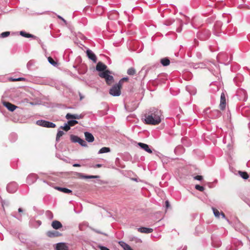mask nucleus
Masks as SVG:
<instances>
[{
	"label": "nucleus",
	"instance_id": "44",
	"mask_svg": "<svg viewBox=\"0 0 250 250\" xmlns=\"http://www.w3.org/2000/svg\"><path fill=\"white\" fill-rule=\"evenodd\" d=\"M181 149H183V147L180 146H178L175 148L174 152L175 153H177L178 151Z\"/></svg>",
	"mask_w": 250,
	"mask_h": 250
},
{
	"label": "nucleus",
	"instance_id": "19",
	"mask_svg": "<svg viewBox=\"0 0 250 250\" xmlns=\"http://www.w3.org/2000/svg\"><path fill=\"white\" fill-rule=\"evenodd\" d=\"M221 112L217 109L212 110L211 113V116L214 118H219L221 117Z\"/></svg>",
	"mask_w": 250,
	"mask_h": 250
},
{
	"label": "nucleus",
	"instance_id": "52",
	"mask_svg": "<svg viewBox=\"0 0 250 250\" xmlns=\"http://www.w3.org/2000/svg\"><path fill=\"white\" fill-rule=\"evenodd\" d=\"M165 204L167 208H168L169 207V203L168 201H166L165 202Z\"/></svg>",
	"mask_w": 250,
	"mask_h": 250
},
{
	"label": "nucleus",
	"instance_id": "35",
	"mask_svg": "<svg viewBox=\"0 0 250 250\" xmlns=\"http://www.w3.org/2000/svg\"><path fill=\"white\" fill-rule=\"evenodd\" d=\"M187 90L191 94H195L196 92L195 91V89L193 87L191 86H187L186 87Z\"/></svg>",
	"mask_w": 250,
	"mask_h": 250
},
{
	"label": "nucleus",
	"instance_id": "28",
	"mask_svg": "<svg viewBox=\"0 0 250 250\" xmlns=\"http://www.w3.org/2000/svg\"><path fill=\"white\" fill-rule=\"evenodd\" d=\"M105 80L106 83L108 85L111 84L112 83H113V81H114L113 77L112 76L110 75H109L106 78V79H105Z\"/></svg>",
	"mask_w": 250,
	"mask_h": 250
},
{
	"label": "nucleus",
	"instance_id": "13",
	"mask_svg": "<svg viewBox=\"0 0 250 250\" xmlns=\"http://www.w3.org/2000/svg\"><path fill=\"white\" fill-rule=\"evenodd\" d=\"M138 145L142 149L146 151L149 153H152V151L149 148V146L146 144H144L143 143H138Z\"/></svg>",
	"mask_w": 250,
	"mask_h": 250
},
{
	"label": "nucleus",
	"instance_id": "8",
	"mask_svg": "<svg viewBox=\"0 0 250 250\" xmlns=\"http://www.w3.org/2000/svg\"><path fill=\"white\" fill-rule=\"evenodd\" d=\"M86 55L87 57L90 59L91 60L94 62H97V57L95 55V54L89 49H88L86 50Z\"/></svg>",
	"mask_w": 250,
	"mask_h": 250
},
{
	"label": "nucleus",
	"instance_id": "39",
	"mask_svg": "<svg viewBox=\"0 0 250 250\" xmlns=\"http://www.w3.org/2000/svg\"><path fill=\"white\" fill-rule=\"evenodd\" d=\"M220 108L221 110H223L226 107V102L220 101Z\"/></svg>",
	"mask_w": 250,
	"mask_h": 250
},
{
	"label": "nucleus",
	"instance_id": "63",
	"mask_svg": "<svg viewBox=\"0 0 250 250\" xmlns=\"http://www.w3.org/2000/svg\"><path fill=\"white\" fill-rule=\"evenodd\" d=\"M183 250H186V248L185 247V248H184Z\"/></svg>",
	"mask_w": 250,
	"mask_h": 250
},
{
	"label": "nucleus",
	"instance_id": "18",
	"mask_svg": "<svg viewBox=\"0 0 250 250\" xmlns=\"http://www.w3.org/2000/svg\"><path fill=\"white\" fill-rule=\"evenodd\" d=\"M138 231L141 233H149L153 232V229L151 228H147L146 227H140L138 228Z\"/></svg>",
	"mask_w": 250,
	"mask_h": 250
},
{
	"label": "nucleus",
	"instance_id": "25",
	"mask_svg": "<svg viewBox=\"0 0 250 250\" xmlns=\"http://www.w3.org/2000/svg\"><path fill=\"white\" fill-rule=\"evenodd\" d=\"M56 189L59 191L66 193H69L72 192V190L65 188L57 187Z\"/></svg>",
	"mask_w": 250,
	"mask_h": 250
},
{
	"label": "nucleus",
	"instance_id": "45",
	"mask_svg": "<svg viewBox=\"0 0 250 250\" xmlns=\"http://www.w3.org/2000/svg\"><path fill=\"white\" fill-rule=\"evenodd\" d=\"M194 179L198 181H201L203 180V177L201 175H197L194 177Z\"/></svg>",
	"mask_w": 250,
	"mask_h": 250
},
{
	"label": "nucleus",
	"instance_id": "38",
	"mask_svg": "<svg viewBox=\"0 0 250 250\" xmlns=\"http://www.w3.org/2000/svg\"><path fill=\"white\" fill-rule=\"evenodd\" d=\"M230 139V140H231V136L230 133L229 134V136L226 135V136H224L223 139V142H224V143H227L228 142V139Z\"/></svg>",
	"mask_w": 250,
	"mask_h": 250
},
{
	"label": "nucleus",
	"instance_id": "14",
	"mask_svg": "<svg viewBox=\"0 0 250 250\" xmlns=\"http://www.w3.org/2000/svg\"><path fill=\"white\" fill-rule=\"evenodd\" d=\"M107 68V66L102 63V62H99L96 65V70L98 71H104L106 70V69Z\"/></svg>",
	"mask_w": 250,
	"mask_h": 250
},
{
	"label": "nucleus",
	"instance_id": "5",
	"mask_svg": "<svg viewBox=\"0 0 250 250\" xmlns=\"http://www.w3.org/2000/svg\"><path fill=\"white\" fill-rule=\"evenodd\" d=\"M18 188V186L16 182H13L9 183L6 187L7 191L10 193H13L15 192Z\"/></svg>",
	"mask_w": 250,
	"mask_h": 250
},
{
	"label": "nucleus",
	"instance_id": "64",
	"mask_svg": "<svg viewBox=\"0 0 250 250\" xmlns=\"http://www.w3.org/2000/svg\"><path fill=\"white\" fill-rule=\"evenodd\" d=\"M201 67H203V64H201Z\"/></svg>",
	"mask_w": 250,
	"mask_h": 250
},
{
	"label": "nucleus",
	"instance_id": "50",
	"mask_svg": "<svg viewBox=\"0 0 250 250\" xmlns=\"http://www.w3.org/2000/svg\"><path fill=\"white\" fill-rule=\"evenodd\" d=\"M88 2L92 4H96L97 0H87Z\"/></svg>",
	"mask_w": 250,
	"mask_h": 250
},
{
	"label": "nucleus",
	"instance_id": "51",
	"mask_svg": "<svg viewBox=\"0 0 250 250\" xmlns=\"http://www.w3.org/2000/svg\"><path fill=\"white\" fill-rule=\"evenodd\" d=\"M17 81H25L26 79L23 77H19L18 78H17Z\"/></svg>",
	"mask_w": 250,
	"mask_h": 250
},
{
	"label": "nucleus",
	"instance_id": "53",
	"mask_svg": "<svg viewBox=\"0 0 250 250\" xmlns=\"http://www.w3.org/2000/svg\"><path fill=\"white\" fill-rule=\"evenodd\" d=\"M9 80L11 81H12V82H16V81H17V78H10L9 79Z\"/></svg>",
	"mask_w": 250,
	"mask_h": 250
},
{
	"label": "nucleus",
	"instance_id": "59",
	"mask_svg": "<svg viewBox=\"0 0 250 250\" xmlns=\"http://www.w3.org/2000/svg\"><path fill=\"white\" fill-rule=\"evenodd\" d=\"M37 222L38 223L39 225H41L42 224L41 221L40 220L37 221Z\"/></svg>",
	"mask_w": 250,
	"mask_h": 250
},
{
	"label": "nucleus",
	"instance_id": "10",
	"mask_svg": "<svg viewBox=\"0 0 250 250\" xmlns=\"http://www.w3.org/2000/svg\"><path fill=\"white\" fill-rule=\"evenodd\" d=\"M84 115L83 114H71L70 113H67L65 116V118L68 120L70 119H74L76 120L82 119Z\"/></svg>",
	"mask_w": 250,
	"mask_h": 250
},
{
	"label": "nucleus",
	"instance_id": "56",
	"mask_svg": "<svg viewBox=\"0 0 250 250\" xmlns=\"http://www.w3.org/2000/svg\"><path fill=\"white\" fill-rule=\"evenodd\" d=\"M73 166L75 167H80L81 165L79 164H74L73 165Z\"/></svg>",
	"mask_w": 250,
	"mask_h": 250
},
{
	"label": "nucleus",
	"instance_id": "27",
	"mask_svg": "<svg viewBox=\"0 0 250 250\" xmlns=\"http://www.w3.org/2000/svg\"><path fill=\"white\" fill-rule=\"evenodd\" d=\"M119 245L124 249V250H127L130 246L125 242L121 241L119 242Z\"/></svg>",
	"mask_w": 250,
	"mask_h": 250
},
{
	"label": "nucleus",
	"instance_id": "40",
	"mask_svg": "<svg viewBox=\"0 0 250 250\" xmlns=\"http://www.w3.org/2000/svg\"><path fill=\"white\" fill-rule=\"evenodd\" d=\"M195 188L196 189H197L198 190H199L200 191H203L205 189V188H204V187L198 185H196L195 186Z\"/></svg>",
	"mask_w": 250,
	"mask_h": 250
},
{
	"label": "nucleus",
	"instance_id": "1",
	"mask_svg": "<svg viewBox=\"0 0 250 250\" xmlns=\"http://www.w3.org/2000/svg\"><path fill=\"white\" fill-rule=\"evenodd\" d=\"M162 112L155 108H150L145 115V122L151 125H158L161 122Z\"/></svg>",
	"mask_w": 250,
	"mask_h": 250
},
{
	"label": "nucleus",
	"instance_id": "17",
	"mask_svg": "<svg viewBox=\"0 0 250 250\" xmlns=\"http://www.w3.org/2000/svg\"><path fill=\"white\" fill-rule=\"evenodd\" d=\"M204 35L206 36L205 37H201V35H202V33L199 32L197 33V37L201 40H206L208 39L209 37L210 36V33L208 31H205L204 33H203Z\"/></svg>",
	"mask_w": 250,
	"mask_h": 250
},
{
	"label": "nucleus",
	"instance_id": "23",
	"mask_svg": "<svg viewBox=\"0 0 250 250\" xmlns=\"http://www.w3.org/2000/svg\"><path fill=\"white\" fill-rule=\"evenodd\" d=\"M160 62L164 66H167L169 64L170 61L167 58H164L161 59Z\"/></svg>",
	"mask_w": 250,
	"mask_h": 250
},
{
	"label": "nucleus",
	"instance_id": "34",
	"mask_svg": "<svg viewBox=\"0 0 250 250\" xmlns=\"http://www.w3.org/2000/svg\"><path fill=\"white\" fill-rule=\"evenodd\" d=\"M60 128L62 129L65 131H68L70 129V127L67 123H65L63 126H61Z\"/></svg>",
	"mask_w": 250,
	"mask_h": 250
},
{
	"label": "nucleus",
	"instance_id": "30",
	"mask_svg": "<svg viewBox=\"0 0 250 250\" xmlns=\"http://www.w3.org/2000/svg\"><path fill=\"white\" fill-rule=\"evenodd\" d=\"M63 134H64L63 131H62V130H59L58 131V132H57V134L56 135V141L57 142H59L60 140V137H62Z\"/></svg>",
	"mask_w": 250,
	"mask_h": 250
},
{
	"label": "nucleus",
	"instance_id": "15",
	"mask_svg": "<svg viewBox=\"0 0 250 250\" xmlns=\"http://www.w3.org/2000/svg\"><path fill=\"white\" fill-rule=\"evenodd\" d=\"M84 136L85 140L89 143H92L94 141V137L93 135L90 132H84Z\"/></svg>",
	"mask_w": 250,
	"mask_h": 250
},
{
	"label": "nucleus",
	"instance_id": "26",
	"mask_svg": "<svg viewBox=\"0 0 250 250\" xmlns=\"http://www.w3.org/2000/svg\"><path fill=\"white\" fill-rule=\"evenodd\" d=\"M110 151V149L109 147H103L100 149L98 152L99 154H102L104 153H107Z\"/></svg>",
	"mask_w": 250,
	"mask_h": 250
},
{
	"label": "nucleus",
	"instance_id": "43",
	"mask_svg": "<svg viewBox=\"0 0 250 250\" xmlns=\"http://www.w3.org/2000/svg\"><path fill=\"white\" fill-rule=\"evenodd\" d=\"M33 64V63L32 62V61H29L27 63V67L28 69H30L31 68V67L32 66V65Z\"/></svg>",
	"mask_w": 250,
	"mask_h": 250
},
{
	"label": "nucleus",
	"instance_id": "3",
	"mask_svg": "<svg viewBox=\"0 0 250 250\" xmlns=\"http://www.w3.org/2000/svg\"><path fill=\"white\" fill-rule=\"evenodd\" d=\"M36 124L38 125L45 127L54 128L56 126L54 123L43 120H38Z\"/></svg>",
	"mask_w": 250,
	"mask_h": 250
},
{
	"label": "nucleus",
	"instance_id": "24",
	"mask_svg": "<svg viewBox=\"0 0 250 250\" xmlns=\"http://www.w3.org/2000/svg\"><path fill=\"white\" fill-rule=\"evenodd\" d=\"M20 35L21 36L25 37V38H36V37L34 36V35H33L32 34H29V33H27L23 31H20Z\"/></svg>",
	"mask_w": 250,
	"mask_h": 250
},
{
	"label": "nucleus",
	"instance_id": "41",
	"mask_svg": "<svg viewBox=\"0 0 250 250\" xmlns=\"http://www.w3.org/2000/svg\"><path fill=\"white\" fill-rule=\"evenodd\" d=\"M91 229L94 231V232L97 233H99V234H103L105 236H107V234L105 233H104L99 230H97L96 229H93V228H91Z\"/></svg>",
	"mask_w": 250,
	"mask_h": 250
},
{
	"label": "nucleus",
	"instance_id": "36",
	"mask_svg": "<svg viewBox=\"0 0 250 250\" xmlns=\"http://www.w3.org/2000/svg\"><path fill=\"white\" fill-rule=\"evenodd\" d=\"M212 210H213V212L214 216L217 218H219L220 217L221 213H220L218 210L214 208H212Z\"/></svg>",
	"mask_w": 250,
	"mask_h": 250
},
{
	"label": "nucleus",
	"instance_id": "47",
	"mask_svg": "<svg viewBox=\"0 0 250 250\" xmlns=\"http://www.w3.org/2000/svg\"><path fill=\"white\" fill-rule=\"evenodd\" d=\"M220 101L226 102L225 96L223 93L221 94V98H220Z\"/></svg>",
	"mask_w": 250,
	"mask_h": 250
},
{
	"label": "nucleus",
	"instance_id": "4",
	"mask_svg": "<svg viewBox=\"0 0 250 250\" xmlns=\"http://www.w3.org/2000/svg\"><path fill=\"white\" fill-rule=\"evenodd\" d=\"M70 140L73 143H78L81 146L86 147L87 146V145L86 142L83 139L80 138L77 136L71 135H70Z\"/></svg>",
	"mask_w": 250,
	"mask_h": 250
},
{
	"label": "nucleus",
	"instance_id": "57",
	"mask_svg": "<svg viewBox=\"0 0 250 250\" xmlns=\"http://www.w3.org/2000/svg\"><path fill=\"white\" fill-rule=\"evenodd\" d=\"M101 164H96L95 166V167H102Z\"/></svg>",
	"mask_w": 250,
	"mask_h": 250
},
{
	"label": "nucleus",
	"instance_id": "2",
	"mask_svg": "<svg viewBox=\"0 0 250 250\" xmlns=\"http://www.w3.org/2000/svg\"><path fill=\"white\" fill-rule=\"evenodd\" d=\"M122 83L121 81L116 84L113 85L109 90V94L113 96H119L121 95V88Z\"/></svg>",
	"mask_w": 250,
	"mask_h": 250
},
{
	"label": "nucleus",
	"instance_id": "61",
	"mask_svg": "<svg viewBox=\"0 0 250 250\" xmlns=\"http://www.w3.org/2000/svg\"><path fill=\"white\" fill-rule=\"evenodd\" d=\"M14 216L15 217H16V218H17L18 219H19V220H21V217H16V216Z\"/></svg>",
	"mask_w": 250,
	"mask_h": 250
},
{
	"label": "nucleus",
	"instance_id": "46",
	"mask_svg": "<svg viewBox=\"0 0 250 250\" xmlns=\"http://www.w3.org/2000/svg\"><path fill=\"white\" fill-rule=\"evenodd\" d=\"M98 248L100 250H110L108 248H107L106 247L103 246H98Z\"/></svg>",
	"mask_w": 250,
	"mask_h": 250
},
{
	"label": "nucleus",
	"instance_id": "37",
	"mask_svg": "<svg viewBox=\"0 0 250 250\" xmlns=\"http://www.w3.org/2000/svg\"><path fill=\"white\" fill-rule=\"evenodd\" d=\"M10 34V33L9 31H6V32H2L1 34H0V37L2 38L7 37L8 36H9Z\"/></svg>",
	"mask_w": 250,
	"mask_h": 250
},
{
	"label": "nucleus",
	"instance_id": "11",
	"mask_svg": "<svg viewBox=\"0 0 250 250\" xmlns=\"http://www.w3.org/2000/svg\"><path fill=\"white\" fill-rule=\"evenodd\" d=\"M46 235L50 238H53L62 236V233L57 231L50 230L47 231Z\"/></svg>",
	"mask_w": 250,
	"mask_h": 250
},
{
	"label": "nucleus",
	"instance_id": "42",
	"mask_svg": "<svg viewBox=\"0 0 250 250\" xmlns=\"http://www.w3.org/2000/svg\"><path fill=\"white\" fill-rule=\"evenodd\" d=\"M46 215L48 216V217L50 219H52L53 218V214H52V213H51V212H50V211H48H48H47L46 212Z\"/></svg>",
	"mask_w": 250,
	"mask_h": 250
},
{
	"label": "nucleus",
	"instance_id": "21",
	"mask_svg": "<svg viewBox=\"0 0 250 250\" xmlns=\"http://www.w3.org/2000/svg\"><path fill=\"white\" fill-rule=\"evenodd\" d=\"M118 17V13L116 11H113L110 12L108 14V18L111 20L117 19Z\"/></svg>",
	"mask_w": 250,
	"mask_h": 250
},
{
	"label": "nucleus",
	"instance_id": "32",
	"mask_svg": "<svg viewBox=\"0 0 250 250\" xmlns=\"http://www.w3.org/2000/svg\"><path fill=\"white\" fill-rule=\"evenodd\" d=\"M136 73V70L133 67L129 68L127 71V73L129 75H134Z\"/></svg>",
	"mask_w": 250,
	"mask_h": 250
},
{
	"label": "nucleus",
	"instance_id": "31",
	"mask_svg": "<svg viewBox=\"0 0 250 250\" xmlns=\"http://www.w3.org/2000/svg\"><path fill=\"white\" fill-rule=\"evenodd\" d=\"M67 124L69 125V127L74 126L75 125L78 123V122L76 120H69L67 122Z\"/></svg>",
	"mask_w": 250,
	"mask_h": 250
},
{
	"label": "nucleus",
	"instance_id": "12",
	"mask_svg": "<svg viewBox=\"0 0 250 250\" xmlns=\"http://www.w3.org/2000/svg\"><path fill=\"white\" fill-rule=\"evenodd\" d=\"M3 104V105L10 111H14L17 108H18L16 105L8 102H4Z\"/></svg>",
	"mask_w": 250,
	"mask_h": 250
},
{
	"label": "nucleus",
	"instance_id": "29",
	"mask_svg": "<svg viewBox=\"0 0 250 250\" xmlns=\"http://www.w3.org/2000/svg\"><path fill=\"white\" fill-rule=\"evenodd\" d=\"M239 175L244 179H248L249 177V174L247 172L245 171H239Z\"/></svg>",
	"mask_w": 250,
	"mask_h": 250
},
{
	"label": "nucleus",
	"instance_id": "54",
	"mask_svg": "<svg viewBox=\"0 0 250 250\" xmlns=\"http://www.w3.org/2000/svg\"><path fill=\"white\" fill-rule=\"evenodd\" d=\"M128 78L127 77H125V78H122L120 81H121V83H122V81H127L128 80Z\"/></svg>",
	"mask_w": 250,
	"mask_h": 250
},
{
	"label": "nucleus",
	"instance_id": "48",
	"mask_svg": "<svg viewBox=\"0 0 250 250\" xmlns=\"http://www.w3.org/2000/svg\"><path fill=\"white\" fill-rule=\"evenodd\" d=\"M222 25V23L220 21H217L214 25L215 27L218 28L220 27Z\"/></svg>",
	"mask_w": 250,
	"mask_h": 250
},
{
	"label": "nucleus",
	"instance_id": "6",
	"mask_svg": "<svg viewBox=\"0 0 250 250\" xmlns=\"http://www.w3.org/2000/svg\"><path fill=\"white\" fill-rule=\"evenodd\" d=\"M38 178V176L36 174L31 173L27 176L26 183L29 185L32 184L36 181Z\"/></svg>",
	"mask_w": 250,
	"mask_h": 250
},
{
	"label": "nucleus",
	"instance_id": "55",
	"mask_svg": "<svg viewBox=\"0 0 250 250\" xmlns=\"http://www.w3.org/2000/svg\"><path fill=\"white\" fill-rule=\"evenodd\" d=\"M220 215L222 216V218H224V219H226V216H225V214L223 213V212H221Z\"/></svg>",
	"mask_w": 250,
	"mask_h": 250
},
{
	"label": "nucleus",
	"instance_id": "58",
	"mask_svg": "<svg viewBox=\"0 0 250 250\" xmlns=\"http://www.w3.org/2000/svg\"><path fill=\"white\" fill-rule=\"evenodd\" d=\"M18 211L19 212L21 213V212H23V209L21 208H19L18 209Z\"/></svg>",
	"mask_w": 250,
	"mask_h": 250
},
{
	"label": "nucleus",
	"instance_id": "33",
	"mask_svg": "<svg viewBox=\"0 0 250 250\" xmlns=\"http://www.w3.org/2000/svg\"><path fill=\"white\" fill-rule=\"evenodd\" d=\"M48 62L51 64L53 66H56L57 65V62L55 61L52 58L49 57L48 58Z\"/></svg>",
	"mask_w": 250,
	"mask_h": 250
},
{
	"label": "nucleus",
	"instance_id": "60",
	"mask_svg": "<svg viewBox=\"0 0 250 250\" xmlns=\"http://www.w3.org/2000/svg\"><path fill=\"white\" fill-rule=\"evenodd\" d=\"M80 100H82L83 97L81 95V94H80Z\"/></svg>",
	"mask_w": 250,
	"mask_h": 250
},
{
	"label": "nucleus",
	"instance_id": "7",
	"mask_svg": "<svg viewBox=\"0 0 250 250\" xmlns=\"http://www.w3.org/2000/svg\"><path fill=\"white\" fill-rule=\"evenodd\" d=\"M55 250H68V247L66 243L60 242L56 244Z\"/></svg>",
	"mask_w": 250,
	"mask_h": 250
},
{
	"label": "nucleus",
	"instance_id": "49",
	"mask_svg": "<svg viewBox=\"0 0 250 250\" xmlns=\"http://www.w3.org/2000/svg\"><path fill=\"white\" fill-rule=\"evenodd\" d=\"M57 17L59 19H61V20H62L63 22L66 24L67 23V21L66 20H65L62 17H61V16L60 15H57Z\"/></svg>",
	"mask_w": 250,
	"mask_h": 250
},
{
	"label": "nucleus",
	"instance_id": "20",
	"mask_svg": "<svg viewBox=\"0 0 250 250\" xmlns=\"http://www.w3.org/2000/svg\"><path fill=\"white\" fill-rule=\"evenodd\" d=\"M80 177L83 179H98L100 178L98 175H85L82 173H79Z\"/></svg>",
	"mask_w": 250,
	"mask_h": 250
},
{
	"label": "nucleus",
	"instance_id": "62",
	"mask_svg": "<svg viewBox=\"0 0 250 250\" xmlns=\"http://www.w3.org/2000/svg\"><path fill=\"white\" fill-rule=\"evenodd\" d=\"M201 37H206V36H205L204 35V34L202 33V35H201Z\"/></svg>",
	"mask_w": 250,
	"mask_h": 250
},
{
	"label": "nucleus",
	"instance_id": "22",
	"mask_svg": "<svg viewBox=\"0 0 250 250\" xmlns=\"http://www.w3.org/2000/svg\"><path fill=\"white\" fill-rule=\"evenodd\" d=\"M110 74H111V72L109 70H106L104 72H100L99 75L100 77L105 79L110 75Z\"/></svg>",
	"mask_w": 250,
	"mask_h": 250
},
{
	"label": "nucleus",
	"instance_id": "9",
	"mask_svg": "<svg viewBox=\"0 0 250 250\" xmlns=\"http://www.w3.org/2000/svg\"><path fill=\"white\" fill-rule=\"evenodd\" d=\"M212 245L214 247L218 248L221 245V242L220 239L215 236L212 235L211 237Z\"/></svg>",
	"mask_w": 250,
	"mask_h": 250
},
{
	"label": "nucleus",
	"instance_id": "16",
	"mask_svg": "<svg viewBox=\"0 0 250 250\" xmlns=\"http://www.w3.org/2000/svg\"><path fill=\"white\" fill-rule=\"evenodd\" d=\"M51 226L55 229H60L62 227V223L57 220L53 221L52 222Z\"/></svg>",
	"mask_w": 250,
	"mask_h": 250
}]
</instances>
